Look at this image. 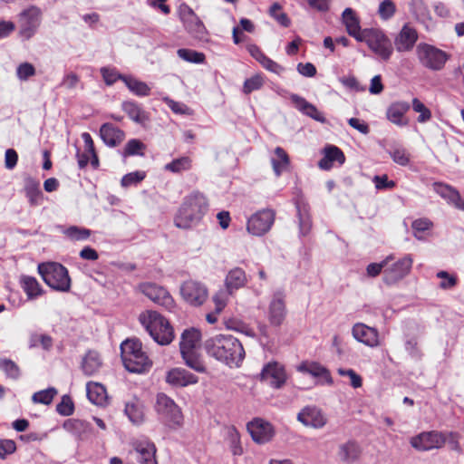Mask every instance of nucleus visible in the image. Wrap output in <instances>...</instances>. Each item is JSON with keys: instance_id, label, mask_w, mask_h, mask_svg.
<instances>
[{"instance_id": "1", "label": "nucleus", "mask_w": 464, "mask_h": 464, "mask_svg": "<svg viewBox=\"0 0 464 464\" xmlns=\"http://www.w3.org/2000/svg\"><path fill=\"white\" fill-rule=\"evenodd\" d=\"M206 353L229 367H239L246 353L242 343L231 334H217L204 343Z\"/></svg>"}, {"instance_id": "2", "label": "nucleus", "mask_w": 464, "mask_h": 464, "mask_svg": "<svg viewBox=\"0 0 464 464\" xmlns=\"http://www.w3.org/2000/svg\"><path fill=\"white\" fill-rule=\"evenodd\" d=\"M209 203L208 198L199 190L188 194L179 208L174 225L182 229H189L198 226L208 213Z\"/></svg>"}, {"instance_id": "3", "label": "nucleus", "mask_w": 464, "mask_h": 464, "mask_svg": "<svg viewBox=\"0 0 464 464\" xmlns=\"http://www.w3.org/2000/svg\"><path fill=\"white\" fill-rule=\"evenodd\" d=\"M139 322L160 345H168L175 338L173 326L166 317L157 311L142 312L139 315Z\"/></svg>"}, {"instance_id": "4", "label": "nucleus", "mask_w": 464, "mask_h": 464, "mask_svg": "<svg viewBox=\"0 0 464 464\" xmlns=\"http://www.w3.org/2000/svg\"><path fill=\"white\" fill-rule=\"evenodd\" d=\"M121 355L125 368L130 372H147L152 365V361L143 351L139 339H127L121 344Z\"/></svg>"}, {"instance_id": "5", "label": "nucleus", "mask_w": 464, "mask_h": 464, "mask_svg": "<svg viewBox=\"0 0 464 464\" xmlns=\"http://www.w3.org/2000/svg\"><path fill=\"white\" fill-rule=\"evenodd\" d=\"M38 273L44 283L58 292H69L71 277L68 269L57 262L41 263L37 267Z\"/></svg>"}, {"instance_id": "6", "label": "nucleus", "mask_w": 464, "mask_h": 464, "mask_svg": "<svg viewBox=\"0 0 464 464\" xmlns=\"http://www.w3.org/2000/svg\"><path fill=\"white\" fill-rule=\"evenodd\" d=\"M416 55L420 63L431 71L442 70L450 57L445 51L426 43L417 45Z\"/></svg>"}, {"instance_id": "7", "label": "nucleus", "mask_w": 464, "mask_h": 464, "mask_svg": "<svg viewBox=\"0 0 464 464\" xmlns=\"http://www.w3.org/2000/svg\"><path fill=\"white\" fill-rule=\"evenodd\" d=\"M362 42H365L368 47L382 60L388 61L393 53L391 40L381 30L364 29Z\"/></svg>"}, {"instance_id": "8", "label": "nucleus", "mask_w": 464, "mask_h": 464, "mask_svg": "<svg viewBox=\"0 0 464 464\" xmlns=\"http://www.w3.org/2000/svg\"><path fill=\"white\" fill-rule=\"evenodd\" d=\"M155 409L164 422L170 428L181 426L183 415L179 407L164 393L157 395Z\"/></svg>"}, {"instance_id": "9", "label": "nucleus", "mask_w": 464, "mask_h": 464, "mask_svg": "<svg viewBox=\"0 0 464 464\" xmlns=\"http://www.w3.org/2000/svg\"><path fill=\"white\" fill-rule=\"evenodd\" d=\"M140 292L156 304L169 312H175L176 302L169 292L155 283H142L139 285Z\"/></svg>"}, {"instance_id": "10", "label": "nucleus", "mask_w": 464, "mask_h": 464, "mask_svg": "<svg viewBox=\"0 0 464 464\" xmlns=\"http://www.w3.org/2000/svg\"><path fill=\"white\" fill-rule=\"evenodd\" d=\"M446 442L445 433L438 430L423 431L410 440L411 447L419 451L441 449Z\"/></svg>"}, {"instance_id": "11", "label": "nucleus", "mask_w": 464, "mask_h": 464, "mask_svg": "<svg viewBox=\"0 0 464 464\" xmlns=\"http://www.w3.org/2000/svg\"><path fill=\"white\" fill-rule=\"evenodd\" d=\"M275 219V210L270 208L259 210L248 218L246 229L250 234L254 236H263L271 229Z\"/></svg>"}, {"instance_id": "12", "label": "nucleus", "mask_w": 464, "mask_h": 464, "mask_svg": "<svg viewBox=\"0 0 464 464\" xmlns=\"http://www.w3.org/2000/svg\"><path fill=\"white\" fill-rule=\"evenodd\" d=\"M180 295L190 305L200 306L207 301L208 291L203 283L189 279L181 285Z\"/></svg>"}, {"instance_id": "13", "label": "nucleus", "mask_w": 464, "mask_h": 464, "mask_svg": "<svg viewBox=\"0 0 464 464\" xmlns=\"http://www.w3.org/2000/svg\"><path fill=\"white\" fill-rule=\"evenodd\" d=\"M42 12L35 5H31L19 14L20 34L26 39L31 38L41 23Z\"/></svg>"}, {"instance_id": "14", "label": "nucleus", "mask_w": 464, "mask_h": 464, "mask_svg": "<svg viewBox=\"0 0 464 464\" xmlns=\"http://www.w3.org/2000/svg\"><path fill=\"white\" fill-rule=\"evenodd\" d=\"M285 294L276 291L273 294L268 305V321L273 326H280L286 317Z\"/></svg>"}, {"instance_id": "15", "label": "nucleus", "mask_w": 464, "mask_h": 464, "mask_svg": "<svg viewBox=\"0 0 464 464\" xmlns=\"http://www.w3.org/2000/svg\"><path fill=\"white\" fill-rule=\"evenodd\" d=\"M418 39L417 30L410 23H406L394 37V47L398 53H409L413 50Z\"/></svg>"}, {"instance_id": "16", "label": "nucleus", "mask_w": 464, "mask_h": 464, "mask_svg": "<svg viewBox=\"0 0 464 464\" xmlns=\"http://www.w3.org/2000/svg\"><path fill=\"white\" fill-rule=\"evenodd\" d=\"M247 430L252 440L258 444L267 443L275 436L273 425L261 418H256L248 422Z\"/></svg>"}, {"instance_id": "17", "label": "nucleus", "mask_w": 464, "mask_h": 464, "mask_svg": "<svg viewBox=\"0 0 464 464\" xmlns=\"http://www.w3.org/2000/svg\"><path fill=\"white\" fill-rule=\"evenodd\" d=\"M413 260L410 255H407L395 262L392 266L383 271V281L387 285H392L406 276L412 266Z\"/></svg>"}, {"instance_id": "18", "label": "nucleus", "mask_w": 464, "mask_h": 464, "mask_svg": "<svg viewBox=\"0 0 464 464\" xmlns=\"http://www.w3.org/2000/svg\"><path fill=\"white\" fill-rule=\"evenodd\" d=\"M181 21L187 32L195 39L205 40L208 36V31L191 8L184 10L180 14Z\"/></svg>"}, {"instance_id": "19", "label": "nucleus", "mask_w": 464, "mask_h": 464, "mask_svg": "<svg viewBox=\"0 0 464 464\" xmlns=\"http://www.w3.org/2000/svg\"><path fill=\"white\" fill-rule=\"evenodd\" d=\"M353 338L364 345L375 348L381 344L379 331L375 327L368 326L363 323H356L352 328Z\"/></svg>"}, {"instance_id": "20", "label": "nucleus", "mask_w": 464, "mask_h": 464, "mask_svg": "<svg viewBox=\"0 0 464 464\" xmlns=\"http://www.w3.org/2000/svg\"><path fill=\"white\" fill-rule=\"evenodd\" d=\"M297 420L306 427L323 428L327 419L322 410L315 406H306L297 414Z\"/></svg>"}, {"instance_id": "21", "label": "nucleus", "mask_w": 464, "mask_h": 464, "mask_svg": "<svg viewBox=\"0 0 464 464\" xmlns=\"http://www.w3.org/2000/svg\"><path fill=\"white\" fill-rule=\"evenodd\" d=\"M261 380L274 388H280L286 381V373L278 362H269L261 372Z\"/></svg>"}, {"instance_id": "22", "label": "nucleus", "mask_w": 464, "mask_h": 464, "mask_svg": "<svg viewBox=\"0 0 464 464\" xmlns=\"http://www.w3.org/2000/svg\"><path fill=\"white\" fill-rule=\"evenodd\" d=\"M166 382L174 387H186L198 382V377L183 368H173L167 372Z\"/></svg>"}, {"instance_id": "23", "label": "nucleus", "mask_w": 464, "mask_h": 464, "mask_svg": "<svg viewBox=\"0 0 464 464\" xmlns=\"http://www.w3.org/2000/svg\"><path fill=\"white\" fill-rule=\"evenodd\" d=\"M342 23L350 36L353 37L358 42H362L364 30H362L360 18L353 8L347 7L343 10L342 14Z\"/></svg>"}, {"instance_id": "24", "label": "nucleus", "mask_w": 464, "mask_h": 464, "mask_svg": "<svg viewBox=\"0 0 464 464\" xmlns=\"http://www.w3.org/2000/svg\"><path fill=\"white\" fill-rule=\"evenodd\" d=\"M433 189L438 195L447 200L449 204L464 211V200L454 187L443 182H434Z\"/></svg>"}, {"instance_id": "25", "label": "nucleus", "mask_w": 464, "mask_h": 464, "mask_svg": "<svg viewBox=\"0 0 464 464\" xmlns=\"http://www.w3.org/2000/svg\"><path fill=\"white\" fill-rule=\"evenodd\" d=\"M323 158L318 161V167L323 170H330L334 163L337 162L343 165L345 161V156L343 150L334 145H327L323 150Z\"/></svg>"}, {"instance_id": "26", "label": "nucleus", "mask_w": 464, "mask_h": 464, "mask_svg": "<svg viewBox=\"0 0 464 464\" xmlns=\"http://www.w3.org/2000/svg\"><path fill=\"white\" fill-rule=\"evenodd\" d=\"M100 137L109 147L119 146L125 139V132L112 123H103L100 128Z\"/></svg>"}, {"instance_id": "27", "label": "nucleus", "mask_w": 464, "mask_h": 464, "mask_svg": "<svg viewBox=\"0 0 464 464\" xmlns=\"http://www.w3.org/2000/svg\"><path fill=\"white\" fill-rule=\"evenodd\" d=\"M362 453L361 445L354 440H350L339 446L338 458L344 464H352L359 460Z\"/></svg>"}, {"instance_id": "28", "label": "nucleus", "mask_w": 464, "mask_h": 464, "mask_svg": "<svg viewBox=\"0 0 464 464\" xmlns=\"http://www.w3.org/2000/svg\"><path fill=\"white\" fill-rule=\"evenodd\" d=\"M134 450L138 454V460L140 464H158L157 449L153 442L148 440L136 441Z\"/></svg>"}, {"instance_id": "29", "label": "nucleus", "mask_w": 464, "mask_h": 464, "mask_svg": "<svg viewBox=\"0 0 464 464\" xmlns=\"http://www.w3.org/2000/svg\"><path fill=\"white\" fill-rule=\"evenodd\" d=\"M247 284L246 272L241 267L230 269L225 278V286L229 295L243 288Z\"/></svg>"}, {"instance_id": "30", "label": "nucleus", "mask_w": 464, "mask_h": 464, "mask_svg": "<svg viewBox=\"0 0 464 464\" xmlns=\"http://www.w3.org/2000/svg\"><path fill=\"white\" fill-rule=\"evenodd\" d=\"M290 100L293 102V104L295 106V108L300 111L303 114L319 121V122H324L325 118L323 116V114L317 110V108L307 102L304 98L297 95V94H292L290 96Z\"/></svg>"}, {"instance_id": "31", "label": "nucleus", "mask_w": 464, "mask_h": 464, "mask_svg": "<svg viewBox=\"0 0 464 464\" xmlns=\"http://www.w3.org/2000/svg\"><path fill=\"white\" fill-rule=\"evenodd\" d=\"M102 367L101 354L93 350L88 351L82 357L81 368L86 376L97 374Z\"/></svg>"}, {"instance_id": "32", "label": "nucleus", "mask_w": 464, "mask_h": 464, "mask_svg": "<svg viewBox=\"0 0 464 464\" xmlns=\"http://www.w3.org/2000/svg\"><path fill=\"white\" fill-rule=\"evenodd\" d=\"M410 108L411 106L407 102H394L388 107L386 111V117L395 125H406L407 121H404V115Z\"/></svg>"}, {"instance_id": "33", "label": "nucleus", "mask_w": 464, "mask_h": 464, "mask_svg": "<svg viewBox=\"0 0 464 464\" xmlns=\"http://www.w3.org/2000/svg\"><path fill=\"white\" fill-rule=\"evenodd\" d=\"M24 190L31 206H38L43 202L44 194L40 188V181L33 177L24 178Z\"/></svg>"}, {"instance_id": "34", "label": "nucleus", "mask_w": 464, "mask_h": 464, "mask_svg": "<svg viewBox=\"0 0 464 464\" xmlns=\"http://www.w3.org/2000/svg\"><path fill=\"white\" fill-rule=\"evenodd\" d=\"M273 171L276 177H280L290 166V157L282 148L276 147L274 150V157L271 158Z\"/></svg>"}, {"instance_id": "35", "label": "nucleus", "mask_w": 464, "mask_h": 464, "mask_svg": "<svg viewBox=\"0 0 464 464\" xmlns=\"http://www.w3.org/2000/svg\"><path fill=\"white\" fill-rule=\"evenodd\" d=\"M201 339V333L196 328L184 330L179 342L180 352L197 350Z\"/></svg>"}, {"instance_id": "36", "label": "nucleus", "mask_w": 464, "mask_h": 464, "mask_svg": "<svg viewBox=\"0 0 464 464\" xmlns=\"http://www.w3.org/2000/svg\"><path fill=\"white\" fill-rule=\"evenodd\" d=\"M19 284L28 299H34L44 293L40 283L34 276L23 275L20 276Z\"/></svg>"}, {"instance_id": "37", "label": "nucleus", "mask_w": 464, "mask_h": 464, "mask_svg": "<svg viewBox=\"0 0 464 464\" xmlns=\"http://www.w3.org/2000/svg\"><path fill=\"white\" fill-rule=\"evenodd\" d=\"M87 397L90 401L95 405H103L107 401V392L105 387L95 382H89L86 384Z\"/></svg>"}, {"instance_id": "38", "label": "nucleus", "mask_w": 464, "mask_h": 464, "mask_svg": "<svg viewBox=\"0 0 464 464\" xmlns=\"http://www.w3.org/2000/svg\"><path fill=\"white\" fill-rule=\"evenodd\" d=\"M193 168V159L189 156H181L172 160L164 166V170L172 174H182L191 170Z\"/></svg>"}, {"instance_id": "39", "label": "nucleus", "mask_w": 464, "mask_h": 464, "mask_svg": "<svg viewBox=\"0 0 464 464\" xmlns=\"http://www.w3.org/2000/svg\"><path fill=\"white\" fill-rule=\"evenodd\" d=\"M121 107L128 117L137 123H143L149 120L147 112L136 102H124Z\"/></svg>"}, {"instance_id": "40", "label": "nucleus", "mask_w": 464, "mask_h": 464, "mask_svg": "<svg viewBox=\"0 0 464 464\" xmlns=\"http://www.w3.org/2000/svg\"><path fill=\"white\" fill-rule=\"evenodd\" d=\"M130 420L134 424H140L144 420L143 406L138 399L128 401L124 410Z\"/></svg>"}, {"instance_id": "41", "label": "nucleus", "mask_w": 464, "mask_h": 464, "mask_svg": "<svg viewBox=\"0 0 464 464\" xmlns=\"http://www.w3.org/2000/svg\"><path fill=\"white\" fill-rule=\"evenodd\" d=\"M185 364L199 373L207 372V368L197 350L180 352Z\"/></svg>"}, {"instance_id": "42", "label": "nucleus", "mask_w": 464, "mask_h": 464, "mask_svg": "<svg viewBox=\"0 0 464 464\" xmlns=\"http://www.w3.org/2000/svg\"><path fill=\"white\" fill-rule=\"evenodd\" d=\"M122 81L130 89V91L137 96L144 97L149 96L150 94V88L144 82H140L132 77L128 76L122 77Z\"/></svg>"}, {"instance_id": "43", "label": "nucleus", "mask_w": 464, "mask_h": 464, "mask_svg": "<svg viewBox=\"0 0 464 464\" xmlns=\"http://www.w3.org/2000/svg\"><path fill=\"white\" fill-rule=\"evenodd\" d=\"M298 371L305 373H309L314 377H329L330 373L328 370L322 366L319 362H304L298 366Z\"/></svg>"}, {"instance_id": "44", "label": "nucleus", "mask_w": 464, "mask_h": 464, "mask_svg": "<svg viewBox=\"0 0 464 464\" xmlns=\"http://www.w3.org/2000/svg\"><path fill=\"white\" fill-rule=\"evenodd\" d=\"M389 154L392 160L402 167H405L411 162V153L402 146H394L389 150Z\"/></svg>"}, {"instance_id": "45", "label": "nucleus", "mask_w": 464, "mask_h": 464, "mask_svg": "<svg viewBox=\"0 0 464 464\" xmlns=\"http://www.w3.org/2000/svg\"><path fill=\"white\" fill-rule=\"evenodd\" d=\"M146 145L138 139L130 140L122 151V157L128 158L130 156H144Z\"/></svg>"}, {"instance_id": "46", "label": "nucleus", "mask_w": 464, "mask_h": 464, "mask_svg": "<svg viewBox=\"0 0 464 464\" xmlns=\"http://www.w3.org/2000/svg\"><path fill=\"white\" fill-rule=\"evenodd\" d=\"M268 14L283 27L286 28L290 26L291 20L288 17L287 14L283 11V6L279 3H274L270 6Z\"/></svg>"}, {"instance_id": "47", "label": "nucleus", "mask_w": 464, "mask_h": 464, "mask_svg": "<svg viewBox=\"0 0 464 464\" xmlns=\"http://www.w3.org/2000/svg\"><path fill=\"white\" fill-rule=\"evenodd\" d=\"M64 235L71 240L83 241L91 237L92 231L85 227L71 226L64 230Z\"/></svg>"}, {"instance_id": "48", "label": "nucleus", "mask_w": 464, "mask_h": 464, "mask_svg": "<svg viewBox=\"0 0 464 464\" xmlns=\"http://www.w3.org/2000/svg\"><path fill=\"white\" fill-rule=\"evenodd\" d=\"M178 56L182 60L194 63H202L205 62L206 56L203 53L191 49L181 48L177 51Z\"/></svg>"}, {"instance_id": "49", "label": "nucleus", "mask_w": 464, "mask_h": 464, "mask_svg": "<svg viewBox=\"0 0 464 464\" xmlns=\"http://www.w3.org/2000/svg\"><path fill=\"white\" fill-rule=\"evenodd\" d=\"M56 394H57V390L55 388H53V387L48 388V389L34 392L32 396V401L34 403L49 405L52 403V401Z\"/></svg>"}, {"instance_id": "50", "label": "nucleus", "mask_w": 464, "mask_h": 464, "mask_svg": "<svg viewBox=\"0 0 464 464\" xmlns=\"http://www.w3.org/2000/svg\"><path fill=\"white\" fill-rule=\"evenodd\" d=\"M412 110L420 113L417 121L420 123L429 121L432 117L430 110L418 98L412 99Z\"/></svg>"}, {"instance_id": "51", "label": "nucleus", "mask_w": 464, "mask_h": 464, "mask_svg": "<svg viewBox=\"0 0 464 464\" xmlns=\"http://www.w3.org/2000/svg\"><path fill=\"white\" fill-rule=\"evenodd\" d=\"M264 78L261 74H256L246 79L243 85V92L249 94L254 91L260 90L264 85Z\"/></svg>"}, {"instance_id": "52", "label": "nucleus", "mask_w": 464, "mask_h": 464, "mask_svg": "<svg viewBox=\"0 0 464 464\" xmlns=\"http://www.w3.org/2000/svg\"><path fill=\"white\" fill-rule=\"evenodd\" d=\"M229 449L234 456H240L243 454V448L241 446L240 435L236 429H232L228 432Z\"/></svg>"}, {"instance_id": "53", "label": "nucleus", "mask_w": 464, "mask_h": 464, "mask_svg": "<svg viewBox=\"0 0 464 464\" xmlns=\"http://www.w3.org/2000/svg\"><path fill=\"white\" fill-rule=\"evenodd\" d=\"M437 277L441 279L439 286L443 290L451 289L458 284V277L454 275L449 274L447 271H439L437 273Z\"/></svg>"}, {"instance_id": "54", "label": "nucleus", "mask_w": 464, "mask_h": 464, "mask_svg": "<svg viewBox=\"0 0 464 464\" xmlns=\"http://www.w3.org/2000/svg\"><path fill=\"white\" fill-rule=\"evenodd\" d=\"M57 412L62 416H70L74 411V404L69 395H63L61 401L56 405Z\"/></svg>"}, {"instance_id": "55", "label": "nucleus", "mask_w": 464, "mask_h": 464, "mask_svg": "<svg viewBox=\"0 0 464 464\" xmlns=\"http://www.w3.org/2000/svg\"><path fill=\"white\" fill-rule=\"evenodd\" d=\"M0 368L5 374L12 379H18L20 376V369L18 365L10 359H3L0 361Z\"/></svg>"}, {"instance_id": "56", "label": "nucleus", "mask_w": 464, "mask_h": 464, "mask_svg": "<svg viewBox=\"0 0 464 464\" xmlns=\"http://www.w3.org/2000/svg\"><path fill=\"white\" fill-rule=\"evenodd\" d=\"M35 68L30 63H22L16 68V76L21 81H26L30 77L35 75Z\"/></svg>"}, {"instance_id": "57", "label": "nucleus", "mask_w": 464, "mask_h": 464, "mask_svg": "<svg viewBox=\"0 0 464 464\" xmlns=\"http://www.w3.org/2000/svg\"><path fill=\"white\" fill-rule=\"evenodd\" d=\"M433 227V223L426 218L415 219L411 223V228L414 231V236L416 238H420L418 236V233L425 232L430 229Z\"/></svg>"}, {"instance_id": "58", "label": "nucleus", "mask_w": 464, "mask_h": 464, "mask_svg": "<svg viewBox=\"0 0 464 464\" xmlns=\"http://www.w3.org/2000/svg\"><path fill=\"white\" fill-rule=\"evenodd\" d=\"M378 12L382 19H390L396 12L395 4L392 0H383L379 5Z\"/></svg>"}, {"instance_id": "59", "label": "nucleus", "mask_w": 464, "mask_h": 464, "mask_svg": "<svg viewBox=\"0 0 464 464\" xmlns=\"http://www.w3.org/2000/svg\"><path fill=\"white\" fill-rule=\"evenodd\" d=\"M145 176H146L145 173L142 171H134V172L128 173V174L124 175L123 178L121 179V186L129 187L133 184H137V183L140 182L141 180H143Z\"/></svg>"}, {"instance_id": "60", "label": "nucleus", "mask_w": 464, "mask_h": 464, "mask_svg": "<svg viewBox=\"0 0 464 464\" xmlns=\"http://www.w3.org/2000/svg\"><path fill=\"white\" fill-rule=\"evenodd\" d=\"M101 73L107 85H112L118 80H122V77H125L124 75L118 73L115 69L106 67H102L101 69Z\"/></svg>"}, {"instance_id": "61", "label": "nucleus", "mask_w": 464, "mask_h": 464, "mask_svg": "<svg viewBox=\"0 0 464 464\" xmlns=\"http://www.w3.org/2000/svg\"><path fill=\"white\" fill-rule=\"evenodd\" d=\"M16 450V444L13 440H0V459H4Z\"/></svg>"}, {"instance_id": "62", "label": "nucleus", "mask_w": 464, "mask_h": 464, "mask_svg": "<svg viewBox=\"0 0 464 464\" xmlns=\"http://www.w3.org/2000/svg\"><path fill=\"white\" fill-rule=\"evenodd\" d=\"M298 215H299L300 231H301L302 235L305 236L310 232L311 227H312L311 217L306 211H304V213H303L300 208H298Z\"/></svg>"}, {"instance_id": "63", "label": "nucleus", "mask_w": 464, "mask_h": 464, "mask_svg": "<svg viewBox=\"0 0 464 464\" xmlns=\"http://www.w3.org/2000/svg\"><path fill=\"white\" fill-rule=\"evenodd\" d=\"M372 181L375 185V188L379 190L391 189L396 186L395 181L389 180L388 176L386 174L382 176H374Z\"/></svg>"}, {"instance_id": "64", "label": "nucleus", "mask_w": 464, "mask_h": 464, "mask_svg": "<svg viewBox=\"0 0 464 464\" xmlns=\"http://www.w3.org/2000/svg\"><path fill=\"white\" fill-rule=\"evenodd\" d=\"M338 373L341 376H349L351 380V385L353 388H360L362 385V377L357 374L353 369H339Z\"/></svg>"}]
</instances>
